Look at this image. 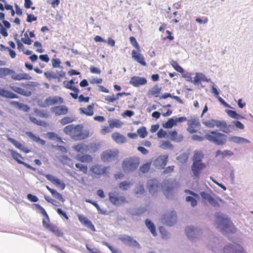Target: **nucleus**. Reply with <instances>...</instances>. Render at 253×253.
<instances>
[{"label":"nucleus","instance_id":"nucleus-1","mask_svg":"<svg viewBox=\"0 0 253 253\" xmlns=\"http://www.w3.org/2000/svg\"><path fill=\"white\" fill-rule=\"evenodd\" d=\"M10 78L13 81L30 80L32 77L23 72L17 74L15 70L8 68H0V79L7 80Z\"/></svg>","mask_w":253,"mask_h":253},{"label":"nucleus","instance_id":"nucleus-2","mask_svg":"<svg viewBox=\"0 0 253 253\" xmlns=\"http://www.w3.org/2000/svg\"><path fill=\"white\" fill-rule=\"evenodd\" d=\"M205 138L217 145H222L226 142L227 136L217 131H211L205 135Z\"/></svg>","mask_w":253,"mask_h":253},{"label":"nucleus","instance_id":"nucleus-3","mask_svg":"<svg viewBox=\"0 0 253 253\" xmlns=\"http://www.w3.org/2000/svg\"><path fill=\"white\" fill-rule=\"evenodd\" d=\"M83 126L81 125L75 126L73 124L66 126L63 129L64 132L70 135L75 140L82 139V129Z\"/></svg>","mask_w":253,"mask_h":253},{"label":"nucleus","instance_id":"nucleus-4","mask_svg":"<svg viewBox=\"0 0 253 253\" xmlns=\"http://www.w3.org/2000/svg\"><path fill=\"white\" fill-rule=\"evenodd\" d=\"M139 160L137 158L129 157L124 160L122 163V169L124 171H132L138 167Z\"/></svg>","mask_w":253,"mask_h":253},{"label":"nucleus","instance_id":"nucleus-5","mask_svg":"<svg viewBox=\"0 0 253 253\" xmlns=\"http://www.w3.org/2000/svg\"><path fill=\"white\" fill-rule=\"evenodd\" d=\"M20 85L22 87L10 86V88L14 92L25 96H30L32 95L33 86L29 84L21 83Z\"/></svg>","mask_w":253,"mask_h":253},{"label":"nucleus","instance_id":"nucleus-6","mask_svg":"<svg viewBox=\"0 0 253 253\" xmlns=\"http://www.w3.org/2000/svg\"><path fill=\"white\" fill-rule=\"evenodd\" d=\"M218 214L219 213L217 214L216 217L218 220V224L222 225V230L226 232H233L235 228L230 219Z\"/></svg>","mask_w":253,"mask_h":253},{"label":"nucleus","instance_id":"nucleus-7","mask_svg":"<svg viewBox=\"0 0 253 253\" xmlns=\"http://www.w3.org/2000/svg\"><path fill=\"white\" fill-rule=\"evenodd\" d=\"M119 153V150L117 149H107L102 153L101 160L104 162H112L118 159Z\"/></svg>","mask_w":253,"mask_h":253},{"label":"nucleus","instance_id":"nucleus-8","mask_svg":"<svg viewBox=\"0 0 253 253\" xmlns=\"http://www.w3.org/2000/svg\"><path fill=\"white\" fill-rule=\"evenodd\" d=\"M108 167H103L100 165L94 164L90 167L89 170L95 177H99L101 175L108 173Z\"/></svg>","mask_w":253,"mask_h":253},{"label":"nucleus","instance_id":"nucleus-9","mask_svg":"<svg viewBox=\"0 0 253 253\" xmlns=\"http://www.w3.org/2000/svg\"><path fill=\"white\" fill-rule=\"evenodd\" d=\"M109 200L113 205L115 206H119L127 203L125 196H118L114 192L109 193Z\"/></svg>","mask_w":253,"mask_h":253},{"label":"nucleus","instance_id":"nucleus-10","mask_svg":"<svg viewBox=\"0 0 253 253\" xmlns=\"http://www.w3.org/2000/svg\"><path fill=\"white\" fill-rule=\"evenodd\" d=\"M224 253H246L244 248L237 244H229L223 248Z\"/></svg>","mask_w":253,"mask_h":253},{"label":"nucleus","instance_id":"nucleus-11","mask_svg":"<svg viewBox=\"0 0 253 253\" xmlns=\"http://www.w3.org/2000/svg\"><path fill=\"white\" fill-rule=\"evenodd\" d=\"M207 167V165L203 163L195 164L192 163L191 165V170L193 176L196 178H199L202 171Z\"/></svg>","mask_w":253,"mask_h":253},{"label":"nucleus","instance_id":"nucleus-12","mask_svg":"<svg viewBox=\"0 0 253 253\" xmlns=\"http://www.w3.org/2000/svg\"><path fill=\"white\" fill-rule=\"evenodd\" d=\"M215 126L220 128V129L226 133H229L234 129V126L233 125H227L224 121L215 120Z\"/></svg>","mask_w":253,"mask_h":253},{"label":"nucleus","instance_id":"nucleus-13","mask_svg":"<svg viewBox=\"0 0 253 253\" xmlns=\"http://www.w3.org/2000/svg\"><path fill=\"white\" fill-rule=\"evenodd\" d=\"M177 220L175 211H172L169 213H166L164 215L163 221L164 223L169 226H172Z\"/></svg>","mask_w":253,"mask_h":253},{"label":"nucleus","instance_id":"nucleus-14","mask_svg":"<svg viewBox=\"0 0 253 253\" xmlns=\"http://www.w3.org/2000/svg\"><path fill=\"white\" fill-rule=\"evenodd\" d=\"M119 239L126 245L133 247L139 246V243L132 237L128 235H122L119 237Z\"/></svg>","mask_w":253,"mask_h":253},{"label":"nucleus","instance_id":"nucleus-15","mask_svg":"<svg viewBox=\"0 0 253 253\" xmlns=\"http://www.w3.org/2000/svg\"><path fill=\"white\" fill-rule=\"evenodd\" d=\"M9 151L10 153V154L12 156V157L13 158L14 160H15L18 164H22L24 165L25 167H26L28 169H30L35 170V168H33V167L31 166L30 165L28 164L27 163H26L24 162L23 161H21L20 159H23L24 158L22 156V155L18 153H17L16 151H14L12 149H9Z\"/></svg>","mask_w":253,"mask_h":253},{"label":"nucleus","instance_id":"nucleus-16","mask_svg":"<svg viewBox=\"0 0 253 253\" xmlns=\"http://www.w3.org/2000/svg\"><path fill=\"white\" fill-rule=\"evenodd\" d=\"M201 231L200 229L191 226L187 227L185 230L188 238L192 241L194 238H197L201 235Z\"/></svg>","mask_w":253,"mask_h":253},{"label":"nucleus","instance_id":"nucleus-17","mask_svg":"<svg viewBox=\"0 0 253 253\" xmlns=\"http://www.w3.org/2000/svg\"><path fill=\"white\" fill-rule=\"evenodd\" d=\"M187 131L190 133L197 132L198 128L200 126V123L195 119H190L187 122Z\"/></svg>","mask_w":253,"mask_h":253},{"label":"nucleus","instance_id":"nucleus-18","mask_svg":"<svg viewBox=\"0 0 253 253\" xmlns=\"http://www.w3.org/2000/svg\"><path fill=\"white\" fill-rule=\"evenodd\" d=\"M147 80L144 77L134 76L130 78L129 84L134 87H139L147 83Z\"/></svg>","mask_w":253,"mask_h":253},{"label":"nucleus","instance_id":"nucleus-19","mask_svg":"<svg viewBox=\"0 0 253 253\" xmlns=\"http://www.w3.org/2000/svg\"><path fill=\"white\" fill-rule=\"evenodd\" d=\"M147 188L150 193L154 194L160 188V186L157 180L150 179L147 182Z\"/></svg>","mask_w":253,"mask_h":253},{"label":"nucleus","instance_id":"nucleus-20","mask_svg":"<svg viewBox=\"0 0 253 253\" xmlns=\"http://www.w3.org/2000/svg\"><path fill=\"white\" fill-rule=\"evenodd\" d=\"M63 102V98L58 96H49L44 100V104L46 106H52L57 104H62Z\"/></svg>","mask_w":253,"mask_h":253},{"label":"nucleus","instance_id":"nucleus-21","mask_svg":"<svg viewBox=\"0 0 253 253\" xmlns=\"http://www.w3.org/2000/svg\"><path fill=\"white\" fill-rule=\"evenodd\" d=\"M140 52L137 50H132L131 53L132 58L141 65L146 66L147 64L145 61L144 57Z\"/></svg>","mask_w":253,"mask_h":253},{"label":"nucleus","instance_id":"nucleus-22","mask_svg":"<svg viewBox=\"0 0 253 253\" xmlns=\"http://www.w3.org/2000/svg\"><path fill=\"white\" fill-rule=\"evenodd\" d=\"M78 217L79 220L83 225L86 226L93 231L95 230L94 226L86 217L84 216L83 214H78Z\"/></svg>","mask_w":253,"mask_h":253},{"label":"nucleus","instance_id":"nucleus-23","mask_svg":"<svg viewBox=\"0 0 253 253\" xmlns=\"http://www.w3.org/2000/svg\"><path fill=\"white\" fill-rule=\"evenodd\" d=\"M173 184L172 182L166 180L164 181L162 184V188L164 194L167 196H169V193L172 192L173 189Z\"/></svg>","mask_w":253,"mask_h":253},{"label":"nucleus","instance_id":"nucleus-24","mask_svg":"<svg viewBox=\"0 0 253 253\" xmlns=\"http://www.w3.org/2000/svg\"><path fill=\"white\" fill-rule=\"evenodd\" d=\"M51 110L56 116L66 115L68 112V108L65 105L55 106L52 107Z\"/></svg>","mask_w":253,"mask_h":253},{"label":"nucleus","instance_id":"nucleus-25","mask_svg":"<svg viewBox=\"0 0 253 253\" xmlns=\"http://www.w3.org/2000/svg\"><path fill=\"white\" fill-rule=\"evenodd\" d=\"M94 103H92L86 108H80L79 111L81 114H84L87 116H91L94 114Z\"/></svg>","mask_w":253,"mask_h":253},{"label":"nucleus","instance_id":"nucleus-26","mask_svg":"<svg viewBox=\"0 0 253 253\" xmlns=\"http://www.w3.org/2000/svg\"><path fill=\"white\" fill-rule=\"evenodd\" d=\"M8 140L12 144H13L17 148L19 149L22 152H24L25 153H28L30 152L29 149L26 147L23 146L22 144L20 142H19L18 141L16 140L15 139L12 138H8Z\"/></svg>","mask_w":253,"mask_h":253},{"label":"nucleus","instance_id":"nucleus-27","mask_svg":"<svg viewBox=\"0 0 253 253\" xmlns=\"http://www.w3.org/2000/svg\"><path fill=\"white\" fill-rule=\"evenodd\" d=\"M0 96L8 98H17L18 96L16 94L0 87Z\"/></svg>","mask_w":253,"mask_h":253},{"label":"nucleus","instance_id":"nucleus-28","mask_svg":"<svg viewBox=\"0 0 253 253\" xmlns=\"http://www.w3.org/2000/svg\"><path fill=\"white\" fill-rule=\"evenodd\" d=\"M168 158L167 155L161 156L155 160V163L157 166H159L160 168L163 169L167 165Z\"/></svg>","mask_w":253,"mask_h":253},{"label":"nucleus","instance_id":"nucleus-29","mask_svg":"<svg viewBox=\"0 0 253 253\" xmlns=\"http://www.w3.org/2000/svg\"><path fill=\"white\" fill-rule=\"evenodd\" d=\"M204 158V154L201 151H195L193 156V163H203L202 161Z\"/></svg>","mask_w":253,"mask_h":253},{"label":"nucleus","instance_id":"nucleus-30","mask_svg":"<svg viewBox=\"0 0 253 253\" xmlns=\"http://www.w3.org/2000/svg\"><path fill=\"white\" fill-rule=\"evenodd\" d=\"M229 141L236 144L249 143L250 141L243 137L233 136L229 138Z\"/></svg>","mask_w":253,"mask_h":253},{"label":"nucleus","instance_id":"nucleus-31","mask_svg":"<svg viewBox=\"0 0 253 253\" xmlns=\"http://www.w3.org/2000/svg\"><path fill=\"white\" fill-rule=\"evenodd\" d=\"M113 139L117 143H124L126 142V138L120 133L115 132L112 133Z\"/></svg>","mask_w":253,"mask_h":253},{"label":"nucleus","instance_id":"nucleus-32","mask_svg":"<svg viewBox=\"0 0 253 253\" xmlns=\"http://www.w3.org/2000/svg\"><path fill=\"white\" fill-rule=\"evenodd\" d=\"M74 150L78 152H80L82 154L86 153L88 150V147L87 145L84 144H78L73 147Z\"/></svg>","mask_w":253,"mask_h":253},{"label":"nucleus","instance_id":"nucleus-33","mask_svg":"<svg viewBox=\"0 0 253 253\" xmlns=\"http://www.w3.org/2000/svg\"><path fill=\"white\" fill-rule=\"evenodd\" d=\"M65 87L66 88L69 89L70 90L74 91L75 93L71 92L70 93V95L74 98L77 99L78 98V93L79 92V89L76 87L75 86L72 85L71 84L69 83V82H67V84L65 85Z\"/></svg>","mask_w":253,"mask_h":253},{"label":"nucleus","instance_id":"nucleus-34","mask_svg":"<svg viewBox=\"0 0 253 253\" xmlns=\"http://www.w3.org/2000/svg\"><path fill=\"white\" fill-rule=\"evenodd\" d=\"M26 134L33 141L39 142L42 145H45V141L44 140L41 139L39 136L35 135L32 132L27 131L26 132Z\"/></svg>","mask_w":253,"mask_h":253},{"label":"nucleus","instance_id":"nucleus-35","mask_svg":"<svg viewBox=\"0 0 253 253\" xmlns=\"http://www.w3.org/2000/svg\"><path fill=\"white\" fill-rule=\"evenodd\" d=\"M77 160L82 163H89L92 161V157L87 154L84 155H78L77 156Z\"/></svg>","mask_w":253,"mask_h":253},{"label":"nucleus","instance_id":"nucleus-36","mask_svg":"<svg viewBox=\"0 0 253 253\" xmlns=\"http://www.w3.org/2000/svg\"><path fill=\"white\" fill-rule=\"evenodd\" d=\"M48 230L53 233H54L57 237H62L63 235V232L59 229V228L55 225L52 224Z\"/></svg>","mask_w":253,"mask_h":253},{"label":"nucleus","instance_id":"nucleus-37","mask_svg":"<svg viewBox=\"0 0 253 253\" xmlns=\"http://www.w3.org/2000/svg\"><path fill=\"white\" fill-rule=\"evenodd\" d=\"M145 222L147 227L149 229L152 234L154 236H156L157 235V233L156 232V227L154 224L149 219H146Z\"/></svg>","mask_w":253,"mask_h":253},{"label":"nucleus","instance_id":"nucleus-38","mask_svg":"<svg viewBox=\"0 0 253 253\" xmlns=\"http://www.w3.org/2000/svg\"><path fill=\"white\" fill-rule=\"evenodd\" d=\"M171 140L176 141L180 142L183 139V137L182 135H178L177 132L176 130H173L169 132Z\"/></svg>","mask_w":253,"mask_h":253},{"label":"nucleus","instance_id":"nucleus-39","mask_svg":"<svg viewBox=\"0 0 253 253\" xmlns=\"http://www.w3.org/2000/svg\"><path fill=\"white\" fill-rule=\"evenodd\" d=\"M34 112L37 116L41 118L46 119L49 117V112H48L47 111L40 110L39 109H36L34 110Z\"/></svg>","mask_w":253,"mask_h":253},{"label":"nucleus","instance_id":"nucleus-40","mask_svg":"<svg viewBox=\"0 0 253 253\" xmlns=\"http://www.w3.org/2000/svg\"><path fill=\"white\" fill-rule=\"evenodd\" d=\"M226 113L230 117L234 119L240 120L244 118L243 116L237 114L235 111L228 110L226 111Z\"/></svg>","mask_w":253,"mask_h":253},{"label":"nucleus","instance_id":"nucleus-41","mask_svg":"<svg viewBox=\"0 0 253 253\" xmlns=\"http://www.w3.org/2000/svg\"><path fill=\"white\" fill-rule=\"evenodd\" d=\"M205 76L202 73H196L192 82L194 84H199L201 81H205Z\"/></svg>","mask_w":253,"mask_h":253},{"label":"nucleus","instance_id":"nucleus-42","mask_svg":"<svg viewBox=\"0 0 253 253\" xmlns=\"http://www.w3.org/2000/svg\"><path fill=\"white\" fill-rule=\"evenodd\" d=\"M168 97H170V98L174 99L175 100H176L177 102H178L180 104L183 103V101L181 99V98L179 96L171 95V94L169 93H165L161 97H160V98L166 99Z\"/></svg>","mask_w":253,"mask_h":253},{"label":"nucleus","instance_id":"nucleus-43","mask_svg":"<svg viewBox=\"0 0 253 253\" xmlns=\"http://www.w3.org/2000/svg\"><path fill=\"white\" fill-rule=\"evenodd\" d=\"M115 123L110 124L109 126H105L100 130V132L102 134L105 135L107 133H109L111 131V128L114 126H116Z\"/></svg>","mask_w":253,"mask_h":253},{"label":"nucleus","instance_id":"nucleus-44","mask_svg":"<svg viewBox=\"0 0 253 253\" xmlns=\"http://www.w3.org/2000/svg\"><path fill=\"white\" fill-rule=\"evenodd\" d=\"M75 167L84 174H87L88 168L86 165H83L81 163H77L75 164Z\"/></svg>","mask_w":253,"mask_h":253},{"label":"nucleus","instance_id":"nucleus-45","mask_svg":"<svg viewBox=\"0 0 253 253\" xmlns=\"http://www.w3.org/2000/svg\"><path fill=\"white\" fill-rule=\"evenodd\" d=\"M29 119L32 123L38 126H47L46 122L41 120H38L36 118H34L33 117H30L29 118Z\"/></svg>","mask_w":253,"mask_h":253},{"label":"nucleus","instance_id":"nucleus-46","mask_svg":"<svg viewBox=\"0 0 253 253\" xmlns=\"http://www.w3.org/2000/svg\"><path fill=\"white\" fill-rule=\"evenodd\" d=\"M171 65L172 67L178 72L180 73H183L184 72L183 69L178 65L177 62L172 60L170 62Z\"/></svg>","mask_w":253,"mask_h":253},{"label":"nucleus","instance_id":"nucleus-47","mask_svg":"<svg viewBox=\"0 0 253 253\" xmlns=\"http://www.w3.org/2000/svg\"><path fill=\"white\" fill-rule=\"evenodd\" d=\"M137 133L141 138H145L147 135V131L146 128L144 126L140 127L137 129Z\"/></svg>","mask_w":253,"mask_h":253},{"label":"nucleus","instance_id":"nucleus-48","mask_svg":"<svg viewBox=\"0 0 253 253\" xmlns=\"http://www.w3.org/2000/svg\"><path fill=\"white\" fill-rule=\"evenodd\" d=\"M202 123L208 127L213 128L215 126V120L211 119L209 120L203 121L202 122Z\"/></svg>","mask_w":253,"mask_h":253},{"label":"nucleus","instance_id":"nucleus-49","mask_svg":"<svg viewBox=\"0 0 253 253\" xmlns=\"http://www.w3.org/2000/svg\"><path fill=\"white\" fill-rule=\"evenodd\" d=\"M47 137L50 140H57L58 141H61V138L58 136L57 134L53 132H49L47 133Z\"/></svg>","mask_w":253,"mask_h":253},{"label":"nucleus","instance_id":"nucleus-50","mask_svg":"<svg viewBox=\"0 0 253 253\" xmlns=\"http://www.w3.org/2000/svg\"><path fill=\"white\" fill-rule=\"evenodd\" d=\"M175 125L174 119L173 118H170L169 119L164 125H163V126L166 128H170Z\"/></svg>","mask_w":253,"mask_h":253},{"label":"nucleus","instance_id":"nucleus-51","mask_svg":"<svg viewBox=\"0 0 253 253\" xmlns=\"http://www.w3.org/2000/svg\"><path fill=\"white\" fill-rule=\"evenodd\" d=\"M75 119L72 117H65L60 120V123L62 125H65L74 121Z\"/></svg>","mask_w":253,"mask_h":253},{"label":"nucleus","instance_id":"nucleus-52","mask_svg":"<svg viewBox=\"0 0 253 253\" xmlns=\"http://www.w3.org/2000/svg\"><path fill=\"white\" fill-rule=\"evenodd\" d=\"M151 163H147L143 165H142L140 168L139 170L142 173H145L147 172L149 169H150Z\"/></svg>","mask_w":253,"mask_h":253},{"label":"nucleus","instance_id":"nucleus-53","mask_svg":"<svg viewBox=\"0 0 253 253\" xmlns=\"http://www.w3.org/2000/svg\"><path fill=\"white\" fill-rule=\"evenodd\" d=\"M129 41L132 46H134L136 49V50H137L138 51H140L139 45L134 37H130L129 38Z\"/></svg>","mask_w":253,"mask_h":253},{"label":"nucleus","instance_id":"nucleus-54","mask_svg":"<svg viewBox=\"0 0 253 253\" xmlns=\"http://www.w3.org/2000/svg\"><path fill=\"white\" fill-rule=\"evenodd\" d=\"M35 206L37 209L40 211L42 215L47 218V221H49V216L44 208L39 204H35Z\"/></svg>","mask_w":253,"mask_h":253},{"label":"nucleus","instance_id":"nucleus-55","mask_svg":"<svg viewBox=\"0 0 253 253\" xmlns=\"http://www.w3.org/2000/svg\"><path fill=\"white\" fill-rule=\"evenodd\" d=\"M54 185L58 186L61 190H64L65 188V184L62 182L60 179L55 178L52 183Z\"/></svg>","mask_w":253,"mask_h":253},{"label":"nucleus","instance_id":"nucleus-56","mask_svg":"<svg viewBox=\"0 0 253 253\" xmlns=\"http://www.w3.org/2000/svg\"><path fill=\"white\" fill-rule=\"evenodd\" d=\"M149 92L151 95L158 97L161 92V88L158 86H155Z\"/></svg>","mask_w":253,"mask_h":253},{"label":"nucleus","instance_id":"nucleus-57","mask_svg":"<svg viewBox=\"0 0 253 253\" xmlns=\"http://www.w3.org/2000/svg\"><path fill=\"white\" fill-rule=\"evenodd\" d=\"M102 244L104 245L107 247L112 253H122V252L120 250H119L118 249L113 248L112 246H110L108 243L106 242H103Z\"/></svg>","mask_w":253,"mask_h":253},{"label":"nucleus","instance_id":"nucleus-58","mask_svg":"<svg viewBox=\"0 0 253 253\" xmlns=\"http://www.w3.org/2000/svg\"><path fill=\"white\" fill-rule=\"evenodd\" d=\"M118 99V96H117V95H115L114 94H113L112 95H107L105 97V100L110 103H113Z\"/></svg>","mask_w":253,"mask_h":253},{"label":"nucleus","instance_id":"nucleus-59","mask_svg":"<svg viewBox=\"0 0 253 253\" xmlns=\"http://www.w3.org/2000/svg\"><path fill=\"white\" fill-rule=\"evenodd\" d=\"M130 184V182L123 181L120 183L119 187L124 190H126L129 187Z\"/></svg>","mask_w":253,"mask_h":253},{"label":"nucleus","instance_id":"nucleus-60","mask_svg":"<svg viewBox=\"0 0 253 253\" xmlns=\"http://www.w3.org/2000/svg\"><path fill=\"white\" fill-rule=\"evenodd\" d=\"M186 201L187 202H190L191 204V205L192 207H195L197 204V202L196 200L194 198H193V197H191V196H187L186 197Z\"/></svg>","mask_w":253,"mask_h":253},{"label":"nucleus","instance_id":"nucleus-61","mask_svg":"<svg viewBox=\"0 0 253 253\" xmlns=\"http://www.w3.org/2000/svg\"><path fill=\"white\" fill-rule=\"evenodd\" d=\"M34 45L37 47H38L36 51L39 53H42L44 51V49L42 48V43L38 42L36 41L34 42Z\"/></svg>","mask_w":253,"mask_h":253},{"label":"nucleus","instance_id":"nucleus-62","mask_svg":"<svg viewBox=\"0 0 253 253\" xmlns=\"http://www.w3.org/2000/svg\"><path fill=\"white\" fill-rule=\"evenodd\" d=\"M200 195L203 199L207 200L208 202L211 200L212 196L209 193L202 192L200 193Z\"/></svg>","mask_w":253,"mask_h":253},{"label":"nucleus","instance_id":"nucleus-63","mask_svg":"<svg viewBox=\"0 0 253 253\" xmlns=\"http://www.w3.org/2000/svg\"><path fill=\"white\" fill-rule=\"evenodd\" d=\"M200 195L203 199L207 200L208 202L211 200L212 196L209 193L202 192L200 193Z\"/></svg>","mask_w":253,"mask_h":253},{"label":"nucleus","instance_id":"nucleus-64","mask_svg":"<svg viewBox=\"0 0 253 253\" xmlns=\"http://www.w3.org/2000/svg\"><path fill=\"white\" fill-rule=\"evenodd\" d=\"M52 195L62 202L65 201V199L63 198L62 195L57 192L55 190H54Z\"/></svg>","mask_w":253,"mask_h":253}]
</instances>
